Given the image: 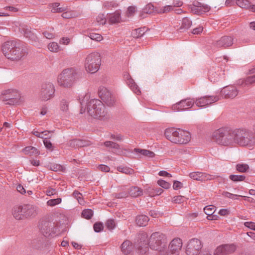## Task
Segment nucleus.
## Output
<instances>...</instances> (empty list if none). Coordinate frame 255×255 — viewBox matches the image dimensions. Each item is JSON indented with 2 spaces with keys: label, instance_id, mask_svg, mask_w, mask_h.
I'll return each instance as SVG.
<instances>
[{
  "label": "nucleus",
  "instance_id": "obj_1",
  "mask_svg": "<svg viewBox=\"0 0 255 255\" xmlns=\"http://www.w3.org/2000/svg\"><path fill=\"white\" fill-rule=\"evenodd\" d=\"M88 98L89 96H86L81 102V114L85 113L87 108L88 114L95 119L105 120L110 118V116L101 101L94 99L87 103Z\"/></svg>",
  "mask_w": 255,
  "mask_h": 255
},
{
  "label": "nucleus",
  "instance_id": "obj_2",
  "mask_svg": "<svg viewBox=\"0 0 255 255\" xmlns=\"http://www.w3.org/2000/svg\"><path fill=\"white\" fill-rule=\"evenodd\" d=\"M2 51L7 59L14 61L22 60L27 55V52L16 41H7L2 46Z\"/></svg>",
  "mask_w": 255,
  "mask_h": 255
},
{
  "label": "nucleus",
  "instance_id": "obj_3",
  "mask_svg": "<svg viewBox=\"0 0 255 255\" xmlns=\"http://www.w3.org/2000/svg\"><path fill=\"white\" fill-rule=\"evenodd\" d=\"M81 72L74 68L63 69L58 76V84L64 88H71L81 78Z\"/></svg>",
  "mask_w": 255,
  "mask_h": 255
},
{
  "label": "nucleus",
  "instance_id": "obj_4",
  "mask_svg": "<svg viewBox=\"0 0 255 255\" xmlns=\"http://www.w3.org/2000/svg\"><path fill=\"white\" fill-rule=\"evenodd\" d=\"M235 129L229 128H220L213 132V139L218 144L229 146L235 143Z\"/></svg>",
  "mask_w": 255,
  "mask_h": 255
},
{
  "label": "nucleus",
  "instance_id": "obj_5",
  "mask_svg": "<svg viewBox=\"0 0 255 255\" xmlns=\"http://www.w3.org/2000/svg\"><path fill=\"white\" fill-rule=\"evenodd\" d=\"M164 134L169 140L176 144H186L191 139L190 133L180 128H168L165 130Z\"/></svg>",
  "mask_w": 255,
  "mask_h": 255
},
{
  "label": "nucleus",
  "instance_id": "obj_6",
  "mask_svg": "<svg viewBox=\"0 0 255 255\" xmlns=\"http://www.w3.org/2000/svg\"><path fill=\"white\" fill-rule=\"evenodd\" d=\"M167 244L166 236L160 232L152 233L149 239L148 246L150 249L160 253L165 250Z\"/></svg>",
  "mask_w": 255,
  "mask_h": 255
},
{
  "label": "nucleus",
  "instance_id": "obj_7",
  "mask_svg": "<svg viewBox=\"0 0 255 255\" xmlns=\"http://www.w3.org/2000/svg\"><path fill=\"white\" fill-rule=\"evenodd\" d=\"M235 143L241 146H251L254 143L253 133L248 129H235Z\"/></svg>",
  "mask_w": 255,
  "mask_h": 255
},
{
  "label": "nucleus",
  "instance_id": "obj_8",
  "mask_svg": "<svg viewBox=\"0 0 255 255\" xmlns=\"http://www.w3.org/2000/svg\"><path fill=\"white\" fill-rule=\"evenodd\" d=\"M101 64L100 54L98 52L89 54L85 61V68L88 73L94 74L97 72Z\"/></svg>",
  "mask_w": 255,
  "mask_h": 255
},
{
  "label": "nucleus",
  "instance_id": "obj_9",
  "mask_svg": "<svg viewBox=\"0 0 255 255\" xmlns=\"http://www.w3.org/2000/svg\"><path fill=\"white\" fill-rule=\"evenodd\" d=\"M20 99L19 92L14 89L4 90L0 96V99L1 101L5 102L6 105L10 106L18 105L20 103Z\"/></svg>",
  "mask_w": 255,
  "mask_h": 255
},
{
  "label": "nucleus",
  "instance_id": "obj_10",
  "mask_svg": "<svg viewBox=\"0 0 255 255\" xmlns=\"http://www.w3.org/2000/svg\"><path fill=\"white\" fill-rule=\"evenodd\" d=\"M55 92L54 85L49 81L45 82L41 86L39 92L40 99L43 101H47L54 98Z\"/></svg>",
  "mask_w": 255,
  "mask_h": 255
},
{
  "label": "nucleus",
  "instance_id": "obj_11",
  "mask_svg": "<svg viewBox=\"0 0 255 255\" xmlns=\"http://www.w3.org/2000/svg\"><path fill=\"white\" fill-rule=\"evenodd\" d=\"M55 224L47 219H41L38 225L41 233L45 237H48L54 232Z\"/></svg>",
  "mask_w": 255,
  "mask_h": 255
},
{
  "label": "nucleus",
  "instance_id": "obj_12",
  "mask_svg": "<svg viewBox=\"0 0 255 255\" xmlns=\"http://www.w3.org/2000/svg\"><path fill=\"white\" fill-rule=\"evenodd\" d=\"M202 248V244L201 241L196 238H193L188 242L186 254L187 255H197Z\"/></svg>",
  "mask_w": 255,
  "mask_h": 255
},
{
  "label": "nucleus",
  "instance_id": "obj_13",
  "mask_svg": "<svg viewBox=\"0 0 255 255\" xmlns=\"http://www.w3.org/2000/svg\"><path fill=\"white\" fill-rule=\"evenodd\" d=\"M98 94L100 98L108 106H112L114 105L115 103L114 98L107 88L104 87H100Z\"/></svg>",
  "mask_w": 255,
  "mask_h": 255
},
{
  "label": "nucleus",
  "instance_id": "obj_14",
  "mask_svg": "<svg viewBox=\"0 0 255 255\" xmlns=\"http://www.w3.org/2000/svg\"><path fill=\"white\" fill-rule=\"evenodd\" d=\"M219 100L218 96H205L196 99V105L199 107H205Z\"/></svg>",
  "mask_w": 255,
  "mask_h": 255
},
{
  "label": "nucleus",
  "instance_id": "obj_15",
  "mask_svg": "<svg viewBox=\"0 0 255 255\" xmlns=\"http://www.w3.org/2000/svg\"><path fill=\"white\" fill-rule=\"evenodd\" d=\"M236 246L233 244H224L218 247L215 251V255H228L236 250Z\"/></svg>",
  "mask_w": 255,
  "mask_h": 255
},
{
  "label": "nucleus",
  "instance_id": "obj_16",
  "mask_svg": "<svg viewBox=\"0 0 255 255\" xmlns=\"http://www.w3.org/2000/svg\"><path fill=\"white\" fill-rule=\"evenodd\" d=\"M189 176L193 180L200 181L202 182L213 180L218 177V176L216 175H210L206 173L201 172H191Z\"/></svg>",
  "mask_w": 255,
  "mask_h": 255
},
{
  "label": "nucleus",
  "instance_id": "obj_17",
  "mask_svg": "<svg viewBox=\"0 0 255 255\" xmlns=\"http://www.w3.org/2000/svg\"><path fill=\"white\" fill-rule=\"evenodd\" d=\"M195 101L193 99L188 98L180 101L174 105L173 107L177 111H183L192 107Z\"/></svg>",
  "mask_w": 255,
  "mask_h": 255
},
{
  "label": "nucleus",
  "instance_id": "obj_18",
  "mask_svg": "<svg viewBox=\"0 0 255 255\" xmlns=\"http://www.w3.org/2000/svg\"><path fill=\"white\" fill-rule=\"evenodd\" d=\"M234 38L232 36H224L216 41L215 46L218 48H226L231 46L234 43Z\"/></svg>",
  "mask_w": 255,
  "mask_h": 255
},
{
  "label": "nucleus",
  "instance_id": "obj_19",
  "mask_svg": "<svg viewBox=\"0 0 255 255\" xmlns=\"http://www.w3.org/2000/svg\"><path fill=\"white\" fill-rule=\"evenodd\" d=\"M238 94V90L234 86H226L221 91V95L225 98H234Z\"/></svg>",
  "mask_w": 255,
  "mask_h": 255
},
{
  "label": "nucleus",
  "instance_id": "obj_20",
  "mask_svg": "<svg viewBox=\"0 0 255 255\" xmlns=\"http://www.w3.org/2000/svg\"><path fill=\"white\" fill-rule=\"evenodd\" d=\"M148 236L145 232L139 233L136 236L134 239V245L135 247H142L148 245L149 240L147 239Z\"/></svg>",
  "mask_w": 255,
  "mask_h": 255
},
{
  "label": "nucleus",
  "instance_id": "obj_21",
  "mask_svg": "<svg viewBox=\"0 0 255 255\" xmlns=\"http://www.w3.org/2000/svg\"><path fill=\"white\" fill-rule=\"evenodd\" d=\"M23 206H14L12 210V214L13 217L17 220H22L24 219V210Z\"/></svg>",
  "mask_w": 255,
  "mask_h": 255
},
{
  "label": "nucleus",
  "instance_id": "obj_22",
  "mask_svg": "<svg viewBox=\"0 0 255 255\" xmlns=\"http://www.w3.org/2000/svg\"><path fill=\"white\" fill-rule=\"evenodd\" d=\"M24 219L29 217H34L37 214V208L30 205H24Z\"/></svg>",
  "mask_w": 255,
  "mask_h": 255
},
{
  "label": "nucleus",
  "instance_id": "obj_23",
  "mask_svg": "<svg viewBox=\"0 0 255 255\" xmlns=\"http://www.w3.org/2000/svg\"><path fill=\"white\" fill-rule=\"evenodd\" d=\"M182 246V240L179 238L173 239L170 243L169 250L171 252H175L179 255L180 251Z\"/></svg>",
  "mask_w": 255,
  "mask_h": 255
},
{
  "label": "nucleus",
  "instance_id": "obj_24",
  "mask_svg": "<svg viewBox=\"0 0 255 255\" xmlns=\"http://www.w3.org/2000/svg\"><path fill=\"white\" fill-rule=\"evenodd\" d=\"M126 82L130 89L136 94L139 95L141 93L138 86L134 82V80L128 75L126 77Z\"/></svg>",
  "mask_w": 255,
  "mask_h": 255
},
{
  "label": "nucleus",
  "instance_id": "obj_25",
  "mask_svg": "<svg viewBox=\"0 0 255 255\" xmlns=\"http://www.w3.org/2000/svg\"><path fill=\"white\" fill-rule=\"evenodd\" d=\"M121 249L122 253L125 255H128L132 250V243L129 240L125 241L121 245Z\"/></svg>",
  "mask_w": 255,
  "mask_h": 255
},
{
  "label": "nucleus",
  "instance_id": "obj_26",
  "mask_svg": "<svg viewBox=\"0 0 255 255\" xmlns=\"http://www.w3.org/2000/svg\"><path fill=\"white\" fill-rule=\"evenodd\" d=\"M107 18L111 23H119L121 21V12L117 10L113 13L107 14Z\"/></svg>",
  "mask_w": 255,
  "mask_h": 255
},
{
  "label": "nucleus",
  "instance_id": "obj_27",
  "mask_svg": "<svg viewBox=\"0 0 255 255\" xmlns=\"http://www.w3.org/2000/svg\"><path fill=\"white\" fill-rule=\"evenodd\" d=\"M128 194L132 197L136 198L143 194V190L137 186H132L128 189Z\"/></svg>",
  "mask_w": 255,
  "mask_h": 255
},
{
  "label": "nucleus",
  "instance_id": "obj_28",
  "mask_svg": "<svg viewBox=\"0 0 255 255\" xmlns=\"http://www.w3.org/2000/svg\"><path fill=\"white\" fill-rule=\"evenodd\" d=\"M192 25V21L188 17H185L182 18L181 25L178 29L180 32H183L188 30Z\"/></svg>",
  "mask_w": 255,
  "mask_h": 255
},
{
  "label": "nucleus",
  "instance_id": "obj_29",
  "mask_svg": "<svg viewBox=\"0 0 255 255\" xmlns=\"http://www.w3.org/2000/svg\"><path fill=\"white\" fill-rule=\"evenodd\" d=\"M149 221V218L145 215H140L136 217L135 222L139 226H145Z\"/></svg>",
  "mask_w": 255,
  "mask_h": 255
},
{
  "label": "nucleus",
  "instance_id": "obj_30",
  "mask_svg": "<svg viewBox=\"0 0 255 255\" xmlns=\"http://www.w3.org/2000/svg\"><path fill=\"white\" fill-rule=\"evenodd\" d=\"M158 8L154 7L153 4L149 3L146 4L142 9V12L145 14H150L153 12H157Z\"/></svg>",
  "mask_w": 255,
  "mask_h": 255
},
{
  "label": "nucleus",
  "instance_id": "obj_31",
  "mask_svg": "<svg viewBox=\"0 0 255 255\" xmlns=\"http://www.w3.org/2000/svg\"><path fill=\"white\" fill-rule=\"evenodd\" d=\"M134 150L135 152L139 153L141 155H142L145 157H153L155 156V154L153 152L146 150V149L134 148Z\"/></svg>",
  "mask_w": 255,
  "mask_h": 255
},
{
  "label": "nucleus",
  "instance_id": "obj_32",
  "mask_svg": "<svg viewBox=\"0 0 255 255\" xmlns=\"http://www.w3.org/2000/svg\"><path fill=\"white\" fill-rule=\"evenodd\" d=\"M236 3L243 8L248 9L251 7V3L249 0H236Z\"/></svg>",
  "mask_w": 255,
  "mask_h": 255
},
{
  "label": "nucleus",
  "instance_id": "obj_33",
  "mask_svg": "<svg viewBox=\"0 0 255 255\" xmlns=\"http://www.w3.org/2000/svg\"><path fill=\"white\" fill-rule=\"evenodd\" d=\"M249 168V165L245 163H238L236 166V170L242 173L247 172Z\"/></svg>",
  "mask_w": 255,
  "mask_h": 255
},
{
  "label": "nucleus",
  "instance_id": "obj_34",
  "mask_svg": "<svg viewBox=\"0 0 255 255\" xmlns=\"http://www.w3.org/2000/svg\"><path fill=\"white\" fill-rule=\"evenodd\" d=\"M145 33V27L143 28H139L137 29H134L132 32V35L133 37L135 38H139L143 35Z\"/></svg>",
  "mask_w": 255,
  "mask_h": 255
},
{
  "label": "nucleus",
  "instance_id": "obj_35",
  "mask_svg": "<svg viewBox=\"0 0 255 255\" xmlns=\"http://www.w3.org/2000/svg\"><path fill=\"white\" fill-rule=\"evenodd\" d=\"M23 152L26 154L34 155L38 153V150L33 146H27L23 149Z\"/></svg>",
  "mask_w": 255,
  "mask_h": 255
},
{
  "label": "nucleus",
  "instance_id": "obj_36",
  "mask_svg": "<svg viewBox=\"0 0 255 255\" xmlns=\"http://www.w3.org/2000/svg\"><path fill=\"white\" fill-rule=\"evenodd\" d=\"M229 178L234 182H239L244 181L246 177L243 175L231 174L230 175Z\"/></svg>",
  "mask_w": 255,
  "mask_h": 255
},
{
  "label": "nucleus",
  "instance_id": "obj_37",
  "mask_svg": "<svg viewBox=\"0 0 255 255\" xmlns=\"http://www.w3.org/2000/svg\"><path fill=\"white\" fill-rule=\"evenodd\" d=\"M93 215V211L90 209H85L82 211V216L86 219H90Z\"/></svg>",
  "mask_w": 255,
  "mask_h": 255
},
{
  "label": "nucleus",
  "instance_id": "obj_38",
  "mask_svg": "<svg viewBox=\"0 0 255 255\" xmlns=\"http://www.w3.org/2000/svg\"><path fill=\"white\" fill-rule=\"evenodd\" d=\"M22 31L23 32V34L25 37H26V38H28L30 39L35 40L36 37L34 35V34L30 31V30L27 28H23Z\"/></svg>",
  "mask_w": 255,
  "mask_h": 255
},
{
  "label": "nucleus",
  "instance_id": "obj_39",
  "mask_svg": "<svg viewBox=\"0 0 255 255\" xmlns=\"http://www.w3.org/2000/svg\"><path fill=\"white\" fill-rule=\"evenodd\" d=\"M48 49L52 52H57L59 50V46L57 43L52 42L50 43L48 45Z\"/></svg>",
  "mask_w": 255,
  "mask_h": 255
},
{
  "label": "nucleus",
  "instance_id": "obj_40",
  "mask_svg": "<svg viewBox=\"0 0 255 255\" xmlns=\"http://www.w3.org/2000/svg\"><path fill=\"white\" fill-rule=\"evenodd\" d=\"M118 170L121 172L129 175L132 174L134 172V170L132 169L126 167H118Z\"/></svg>",
  "mask_w": 255,
  "mask_h": 255
},
{
  "label": "nucleus",
  "instance_id": "obj_41",
  "mask_svg": "<svg viewBox=\"0 0 255 255\" xmlns=\"http://www.w3.org/2000/svg\"><path fill=\"white\" fill-rule=\"evenodd\" d=\"M215 211V207L213 205L207 206L204 208V211L208 216L213 214Z\"/></svg>",
  "mask_w": 255,
  "mask_h": 255
},
{
  "label": "nucleus",
  "instance_id": "obj_42",
  "mask_svg": "<svg viewBox=\"0 0 255 255\" xmlns=\"http://www.w3.org/2000/svg\"><path fill=\"white\" fill-rule=\"evenodd\" d=\"M69 101L66 99H62L60 102V109L63 112L68 110Z\"/></svg>",
  "mask_w": 255,
  "mask_h": 255
},
{
  "label": "nucleus",
  "instance_id": "obj_43",
  "mask_svg": "<svg viewBox=\"0 0 255 255\" xmlns=\"http://www.w3.org/2000/svg\"><path fill=\"white\" fill-rule=\"evenodd\" d=\"M88 36L91 39L97 41H100L103 39L102 36L98 33H89Z\"/></svg>",
  "mask_w": 255,
  "mask_h": 255
},
{
  "label": "nucleus",
  "instance_id": "obj_44",
  "mask_svg": "<svg viewBox=\"0 0 255 255\" xmlns=\"http://www.w3.org/2000/svg\"><path fill=\"white\" fill-rule=\"evenodd\" d=\"M106 226L109 230H113L115 228L116 224L114 219H109L106 222Z\"/></svg>",
  "mask_w": 255,
  "mask_h": 255
},
{
  "label": "nucleus",
  "instance_id": "obj_45",
  "mask_svg": "<svg viewBox=\"0 0 255 255\" xmlns=\"http://www.w3.org/2000/svg\"><path fill=\"white\" fill-rule=\"evenodd\" d=\"M61 201L62 200L61 198H58L54 199H50L47 201V204L48 206L53 207L60 204L61 202Z\"/></svg>",
  "mask_w": 255,
  "mask_h": 255
},
{
  "label": "nucleus",
  "instance_id": "obj_46",
  "mask_svg": "<svg viewBox=\"0 0 255 255\" xmlns=\"http://www.w3.org/2000/svg\"><path fill=\"white\" fill-rule=\"evenodd\" d=\"M69 144L71 146H72L75 148H77V147H81V145H82V140L81 139H73V140L70 141Z\"/></svg>",
  "mask_w": 255,
  "mask_h": 255
},
{
  "label": "nucleus",
  "instance_id": "obj_47",
  "mask_svg": "<svg viewBox=\"0 0 255 255\" xmlns=\"http://www.w3.org/2000/svg\"><path fill=\"white\" fill-rule=\"evenodd\" d=\"M107 18L104 14L100 13L96 17V20L99 24H105L106 22Z\"/></svg>",
  "mask_w": 255,
  "mask_h": 255
},
{
  "label": "nucleus",
  "instance_id": "obj_48",
  "mask_svg": "<svg viewBox=\"0 0 255 255\" xmlns=\"http://www.w3.org/2000/svg\"><path fill=\"white\" fill-rule=\"evenodd\" d=\"M60 4L58 2H55L52 4L51 11L52 12H61L64 10L62 7H59Z\"/></svg>",
  "mask_w": 255,
  "mask_h": 255
},
{
  "label": "nucleus",
  "instance_id": "obj_49",
  "mask_svg": "<svg viewBox=\"0 0 255 255\" xmlns=\"http://www.w3.org/2000/svg\"><path fill=\"white\" fill-rule=\"evenodd\" d=\"M104 144L108 147H111L112 148L119 149L120 145L117 143L111 141H107L104 143Z\"/></svg>",
  "mask_w": 255,
  "mask_h": 255
},
{
  "label": "nucleus",
  "instance_id": "obj_50",
  "mask_svg": "<svg viewBox=\"0 0 255 255\" xmlns=\"http://www.w3.org/2000/svg\"><path fill=\"white\" fill-rule=\"evenodd\" d=\"M173 8L171 5H166L162 8H158V10L157 11V13H166L173 10Z\"/></svg>",
  "mask_w": 255,
  "mask_h": 255
},
{
  "label": "nucleus",
  "instance_id": "obj_51",
  "mask_svg": "<svg viewBox=\"0 0 255 255\" xmlns=\"http://www.w3.org/2000/svg\"><path fill=\"white\" fill-rule=\"evenodd\" d=\"M157 184L159 186L165 189H169L171 186V184L161 179L157 181Z\"/></svg>",
  "mask_w": 255,
  "mask_h": 255
},
{
  "label": "nucleus",
  "instance_id": "obj_52",
  "mask_svg": "<svg viewBox=\"0 0 255 255\" xmlns=\"http://www.w3.org/2000/svg\"><path fill=\"white\" fill-rule=\"evenodd\" d=\"M50 168L54 171H63L65 170V168L61 165L58 164H53L50 166Z\"/></svg>",
  "mask_w": 255,
  "mask_h": 255
},
{
  "label": "nucleus",
  "instance_id": "obj_53",
  "mask_svg": "<svg viewBox=\"0 0 255 255\" xmlns=\"http://www.w3.org/2000/svg\"><path fill=\"white\" fill-rule=\"evenodd\" d=\"M93 228L95 232L99 233L103 230L104 226L102 223L97 222L94 224Z\"/></svg>",
  "mask_w": 255,
  "mask_h": 255
},
{
  "label": "nucleus",
  "instance_id": "obj_54",
  "mask_svg": "<svg viewBox=\"0 0 255 255\" xmlns=\"http://www.w3.org/2000/svg\"><path fill=\"white\" fill-rule=\"evenodd\" d=\"M73 196L78 200L80 204L84 203L83 199L82 198V194L78 191H74L73 193Z\"/></svg>",
  "mask_w": 255,
  "mask_h": 255
},
{
  "label": "nucleus",
  "instance_id": "obj_55",
  "mask_svg": "<svg viewBox=\"0 0 255 255\" xmlns=\"http://www.w3.org/2000/svg\"><path fill=\"white\" fill-rule=\"evenodd\" d=\"M209 78L211 81L215 82L219 80V76L215 72L211 71L210 72Z\"/></svg>",
  "mask_w": 255,
  "mask_h": 255
},
{
  "label": "nucleus",
  "instance_id": "obj_56",
  "mask_svg": "<svg viewBox=\"0 0 255 255\" xmlns=\"http://www.w3.org/2000/svg\"><path fill=\"white\" fill-rule=\"evenodd\" d=\"M148 245L146 246H142V247H136L139 252L140 255H146L148 251Z\"/></svg>",
  "mask_w": 255,
  "mask_h": 255
},
{
  "label": "nucleus",
  "instance_id": "obj_57",
  "mask_svg": "<svg viewBox=\"0 0 255 255\" xmlns=\"http://www.w3.org/2000/svg\"><path fill=\"white\" fill-rule=\"evenodd\" d=\"M43 143L46 147V148L48 149L52 150H53V146L52 144L48 138H43Z\"/></svg>",
  "mask_w": 255,
  "mask_h": 255
},
{
  "label": "nucleus",
  "instance_id": "obj_58",
  "mask_svg": "<svg viewBox=\"0 0 255 255\" xmlns=\"http://www.w3.org/2000/svg\"><path fill=\"white\" fill-rule=\"evenodd\" d=\"M191 11L193 13L196 14L200 15L203 14L201 6H197V7L192 6L191 7Z\"/></svg>",
  "mask_w": 255,
  "mask_h": 255
},
{
  "label": "nucleus",
  "instance_id": "obj_59",
  "mask_svg": "<svg viewBox=\"0 0 255 255\" xmlns=\"http://www.w3.org/2000/svg\"><path fill=\"white\" fill-rule=\"evenodd\" d=\"M222 195L226 198H230V199H236L235 198L236 197L241 196L240 195L232 194L227 191H224L222 193Z\"/></svg>",
  "mask_w": 255,
  "mask_h": 255
},
{
  "label": "nucleus",
  "instance_id": "obj_60",
  "mask_svg": "<svg viewBox=\"0 0 255 255\" xmlns=\"http://www.w3.org/2000/svg\"><path fill=\"white\" fill-rule=\"evenodd\" d=\"M255 83V74L253 76L248 77L245 80L246 85L252 84Z\"/></svg>",
  "mask_w": 255,
  "mask_h": 255
},
{
  "label": "nucleus",
  "instance_id": "obj_61",
  "mask_svg": "<svg viewBox=\"0 0 255 255\" xmlns=\"http://www.w3.org/2000/svg\"><path fill=\"white\" fill-rule=\"evenodd\" d=\"M42 33L44 37L49 39H53L55 37V34L54 33L47 30L44 31Z\"/></svg>",
  "mask_w": 255,
  "mask_h": 255
},
{
  "label": "nucleus",
  "instance_id": "obj_62",
  "mask_svg": "<svg viewBox=\"0 0 255 255\" xmlns=\"http://www.w3.org/2000/svg\"><path fill=\"white\" fill-rule=\"evenodd\" d=\"M98 168L102 172H108L110 171V168L108 166L104 164L99 165L98 166Z\"/></svg>",
  "mask_w": 255,
  "mask_h": 255
},
{
  "label": "nucleus",
  "instance_id": "obj_63",
  "mask_svg": "<svg viewBox=\"0 0 255 255\" xmlns=\"http://www.w3.org/2000/svg\"><path fill=\"white\" fill-rule=\"evenodd\" d=\"M184 197L182 196H176L173 199V202L175 203L180 204L184 201Z\"/></svg>",
  "mask_w": 255,
  "mask_h": 255
},
{
  "label": "nucleus",
  "instance_id": "obj_64",
  "mask_svg": "<svg viewBox=\"0 0 255 255\" xmlns=\"http://www.w3.org/2000/svg\"><path fill=\"white\" fill-rule=\"evenodd\" d=\"M244 225L251 230L255 231V223L252 222H246L244 223Z\"/></svg>",
  "mask_w": 255,
  "mask_h": 255
}]
</instances>
